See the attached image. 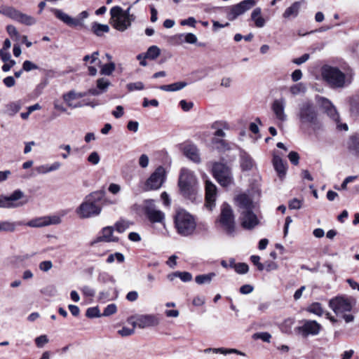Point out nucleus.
<instances>
[{
	"mask_svg": "<svg viewBox=\"0 0 359 359\" xmlns=\"http://www.w3.org/2000/svg\"><path fill=\"white\" fill-rule=\"evenodd\" d=\"M51 12L55 16L69 27H78L83 25V20L88 17V13L82 11L77 18H74L68 14L57 8H51Z\"/></svg>",
	"mask_w": 359,
	"mask_h": 359,
	"instance_id": "f8f14e48",
	"label": "nucleus"
},
{
	"mask_svg": "<svg viewBox=\"0 0 359 359\" xmlns=\"http://www.w3.org/2000/svg\"><path fill=\"white\" fill-rule=\"evenodd\" d=\"M92 31L95 34L100 36L103 33H107L109 31V27L107 25L100 24L95 22L92 24Z\"/></svg>",
	"mask_w": 359,
	"mask_h": 359,
	"instance_id": "e433bc0d",
	"label": "nucleus"
},
{
	"mask_svg": "<svg viewBox=\"0 0 359 359\" xmlns=\"http://www.w3.org/2000/svg\"><path fill=\"white\" fill-rule=\"evenodd\" d=\"M177 274H178V278H180L183 282H189V281H191L192 279V275L189 272L178 271Z\"/></svg>",
	"mask_w": 359,
	"mask_h": 359,
	"instance_id": "0e129e2a",
	"label": "nucleus"
},
{
	"mask_svg": "<svg viewBox=\"0 0 359 359\" xmlns=\"http://www.w3.org/2000/svg\"><path fill=\"white\" fill-rule=\"evenodd\" d=\"M197 179L194 172L183 168L180 170L178 187L181 194L187 198H191L196 191Z\"/></svg>",
	"mask_w": 359,
	"mask_h": 359,
	"instance_id": "39448f33",
	"label": "nucleus"
},
{
	"mask_svg": "<svg viewBox=\"0 0 359 359\" xmlns=\"http://www.w3.org/2000/svg\"><path fill=\"white\" fill-rule=\"evenodd\" d=\"M104 191L93 192L85 198V201L76 210L81 219L95 217L101 212V208L95 204V201H100L104 196Z\"/></svg>",
	"mask_w": 359,
	"mask_h": 359,
	"instance_id": "7ed1b4c3",
	"label": "nucleus"
},
{
	"mask_svg": "<svg viewBox=\"0 0 359 359\" xmlns=\"http://www.w3.org/2000/svg\"><path fill=\"white\" fill-rule=\"evenodd\" d=\"M321 76L330 88L344 89L352 83L354 72L350 67L340 69L336 66L325 65L321 67Z\"/></svg>",
	"mask_w": 359,
	"mask_h": 359,
	"instance_id": "f257e3e1",
	"label": "nucleus"
},
{
	"mask_svg": "<svg viewBox=\"0 0 359 359\" xmlns=\"http://www.w3.org/2000/svg\"><path fill=\"white\" fill-rule=\"evenodd\" d=\"M111 23L112 26L120 32H123L130 27L134 18H128L123 13V10L120 6H114L110 10Z\"/></svg>",
	"mask_w": 359,
	"mask_h": 359,
	"instance_id": "0eeeda50",
	"label": "nucleus"
},
{
	"mask_svg": "<svg viewBox=\"0 0 359 359\" xmlns=\"http://www.w3.org/2000/svg\"><path fill=\"white\" fill-rule=\"evenodd\" d=\"M53 267L51 261H43L39 264V269L43 271H48Z\"/></svg>",
	"mask_w": 359,
	"mask_h": 359,
	"instance_id": "69168bd1",
	"label": "nucleus"
},
{
	"mask_svg": "<svg viewBox=\"0 0 359 359\" xmlns=\"http://www.w3.org/2000/svg\"><path fill=\"white\" fill-rule=\"evenodd\" d=\"M302 207V201L297 198H294L289 203V208L291 210H299Z\"/></svg>",
	"mask_w": 359,
	"mask_h": 359,
	"instance_id": "e2e57ef3",
	"label": "nucleus"
},
{
	"mask_svg": "<svg viewBox=\"0 0 359 359\" xmlns=\"http://www.w3.org/2000/svg\"><path fill=\"white\" fill-rule=\"evenodd\" d=\"M205 353L212 352L214 353H221L224 355L236 353L239 355L245 356V353L236 348H208L204 350Z\"/></svg>",
	"mask_w": 359,
	"mask_h": 359,
	"instance_id": "cd10ccee",
	"label": "nucleus"
},
{
	"mask_svg": "<svg viewBox=\"0 0 359 359\" xmlns=\"http://www.w3.org/2000/svg\"><path fill=\"white\" fill-rule=\"evenodd\" d=\"M297 116L302 128H309L314 132L323 128V123L319 118L318 111L311 102L305 101L299 104Z\"/></svg>",
	"mask_w": 359,
	"mask_h": 359,
	"instance_id": "f03ea898",
	"label": "nucleus"
},
{
	"mask_svg": "<svg viewBox=\"0 0 359 359\" xmlns=\"http://www.w3.org/2000/svg\"><path fill=\"white\" fill-rule=\"evenodd\" d=\"M86 95H87L86 93H76L74 90H71V91L68 92L67 93L64 94L62 97H63L64 101L67 104L68 107L74 109V108L81 107L83 106V104H81L79 102L74 104L73 102V100H74L76 99L83 97Z\"/></svg>",
	"mask_w": 359,
	"mask_h": 359,
	"instance_id": "5701e85b",
	"label": "nucleus"
},
{
	"mask_svg": "<svg viewBox=\"0 0 359 359\" xmlns=\"http://www.w3.org/2000/svg\"><path fill=\"white\" fill-rule=\"evenodd\" d=\"M61 218L57 215L37 217L29 221L26 225L30 227L39 228L52 224H58Z\"/></svg>",
	"mask_w": 359,
	"mask_h": 359,
	"instance_id": "f3484780",
	"label": "nucleus"
},
{
	"mask_svg": "<svg viewBox=\"0 0 359 359\" xmlns=\"http://www.w3.org/2000/svg\"><path fill=\"white\" fill-rule=\"evenodd\" d=\"M241 225L246 230H252L257 226L259 222L257 215L251 210H245L241 212Z\"/></svg>",
	"mask_w": 359,
	"mask_h": 359,
	"instance_id": "a211bd4d",
	"label": "nucleus"
},
{
	"mask_svg": "<svg viewBox=\"0 0 359 359\" xmlns=\"http://www.w3.org/2000/svg\"><path fill=\"white\" fill-rule=\"evenodd\" d=\"M217 194V187L210 181L205 182V201L206 206L212 210L215 206V201Z\"/></svg>",
	"mask_w": 359,
	"mask_h": 359,
	"instance_id": "412c9836",
	"label": "nucleus"
},
{
	"mask_svg": "<svg viewBox=\"0 0 359 359\" xmlns=\"http://www.w3.org/2000/svg\"><path fill=\"white\" fill-rule=\"evenodd\" d=\"M273 165L275 170L277 172L279 178L282 180L287 172V167L282 158L278 156H273Z\"/></svg>",
	"mask_w": 359,
	"mask_h": 359,
	"instance_id": "a878e982",
	"label": "nucleus"
},
{
	"mask_svg": "<svg viewBox=\"0 0 359 359\" xmlns=\"http://www.w3.org/2000/svg\"><path fill=\"white\" fill-rule=\"evenodd\" d=\"M254 337L256 339H260L265 342H270L271 335L269 332H264L255 334Z\"/></svg>",
	"mask_w": 359,
	"mask_h": 359,
	"instance_id": "13d9d810",
	"label": "nucleus"
},
{
	"mask_svg": "<svg viewBox=\"0 0 359 359\" xmlns=\"http://www.w3.org/2000/svg\"><path fill=\"white\" fill-rule=\"evenodd\" d=\"M115 69V65L114 62H110L108 64L104 65L100 70V74L103 75L109 76L111 75Z\"/></svg>",
	"mask_w": 359,
	"mask_h": 359,
	"instance_id": "37998d69",
	"label": "nucleus"
},
{
	"mask_svg": "<svg viewBox=\"0 0 359 359\" xmlns=\"http://www.w3.org/2000/svg\"><path fill=\"white\" fill-rule=\"evenodd\" d=\"M16 228V223L10 221H0V231L13 232Z\"/></svg>",
	"mask_w": 359,
	"mask_h": 359,
	"instance_id": "58836bf2",
	"label": "nucleus"
},
{
	"mask_svg": "<svg viewBox=\"0 0 359 359\" xmlns=\"http://www.w3.org/2000/svg\"><path fill=\"white\" fill-rule=\"evenodd\" d=\"M25 194L20 189L15 190L10 196L0 195L1 208H16L27 203Z\"/></svg>",
	"mask_w": 359,
	"mask_h": 359,
	"instance_id": "6e6552de",
	"label": "nucleus"
},
{
	"mask_svg": "<svg viewBox=\"0 0 359 359\" xmlns=\"http://www.w3.org/2000/svg\"><path fill=\"white\" fill-rule=\"evenodd\" d=\"M86 316L88 318H97L101 316L97 306L88 308L86 311Z\"/></svg>",
	"mask_w": 359,
	"mask_h": 359,
	"instance_id": "5fc2aeb1",
	"label": "nucleus"
},
{
	"mask_svg": "<svg viewBox=\"0 0 359 359\" xmlns=\"http://www.w3.org/2000/svg\"><path fill=\"white\" fill-rule=\"evenodd\" d=\"M114 229L111 226H107L102 229V236L98 238L100 241L115 242L118 238L113 236Z\"/></svg>",
	"mask_w": 359,
	"mask_h": 359,
	"instance_id": "7c9ffc66",
	"label": "nucleus"
},
{
	"mask_svg": "<svg viewBox=\"0 0 359 359\" xmlns=\"http://www.w3.org/2000/svg\"><path fill=\"white\" fill-rule=\"evenodd\" d=\"M144 212L151 223H161L165 226V214L156 209L154 200L147 199L144 201Z\"/></svg>",
	"mask_w": 359,
	"mask_h": 359,
	"instance_id": "2eb2a0df",
	"label": "nucleus"
},
{
	"mask_svg": "<svg viewBox=\"0 0 359 359\" xmlns=\"http://www.w3.org/2000/svg\"><path fill=\"white\" fill-rule=\"evenodd\" d=\"M212 128L215 130L214 135L215 137H223L225 136L224 129L228 130L229 128V124L224 121H216L212 125Z\"/></svg>",
	"mask_w": 359,
	"mask_h": 359,
	"instance_id": "2f4dec72",
	"label": "nucleus"
},
{
	"mask_svg": "<svg viewBox=\"0 0 359 359\" xmlns=\"http://www.w3.org/2000/svg\"><path fill=\"white\" fill-rule=\"evenodd\" d=\"M98 55H99V52L98 51H95V52L93 53V54L90 55H87L84 56L83 61L87 62L89 60H90V64H93L97 60H98Z\"/></svg>",
	"mask_w": 359,
	"mask_h": 359,
	"instance_id": "052dcab7",
	"label": "nucleus"
},
{
	"mask_svg": "<svg viewBox=\"0 0 359 359\" xmlns=\"http://www.w3.org/2000/svg\"><path fill=\"white\" fill-rule=\"evenodd\" d=\"M215 276L216 273L214 272L201 274L196 276L195 281L198 285L209 284Z\"/></svg>",
	"mask_w": 359,
	"mask_h": 359,
	"instance_id": "c9c22d12",
	"label": "nucleus"
},
{
	"mask_svg": "<svg viewBox=\"0 0 359 359\" xmlns=\"http://www.w3.org/2000/svg\"><path fill=\"white\" fill-rule=\"evenodd\" d=\"M307 311L309 313H313L316 316H320L323 313V309L322 308V306L318 302H315L311 304L308 308Z\"/></svg>",
	"mask_w": 359,
	"mask_h": 359,
	"instance_id": "a19ab883",
	"label": "nucleus"
},
{
	"mask_svg": "<svg viewBox=\"0 0 359 359\" xmlns=\"http://www.w3.org/2000/svg\"><path fill=\"white\" fill-rule=\"evenodd\" d=\"M96 85L97 88L103 93L107 90V88L111 85V82L105 78H100L97 80Z\"/></svg>",
	"mask_w": 359,
	"mask_h": 359,
	"instance_id": "79ce46f5",
	"label": "nucleus"
},
{
	"mask_svg": "<svg viewBox=\"0 0 359 359\" xmlns=\"http://www.w3.org/2000/svg\"><path fill=\"white\" fill-rule=\"evenodd\" d=\"M187 86V83L184 81L176 82L168 85H163L159 88L164 91L174 92L182 90Z\"/></svg>",
	"mask_w": 359,
	"mask_h": 359,
	"instance_id": "72a5a7b5",
	"label": "nucleus"
},
{
	"mask_svg": "<svg viewBox=\"0 0 359 359\" xmlns=\"http://www.w3.org/2000/svg\"><path fill=\"white\" fill-rule=\"evenodd\" d=\"M256 2L255 0H244L239 4L229 6L225 8V13L228 20L233 21L247 11L252 8Z\"/></svg>",
	"mask_w": 359,
	"mask_h": 359,
	"instance_id": "4468645a",
	"label": "nucleus"
},
{
	"mask_svg": "<svg viewBox=\"0 0 359 359\" xmlns=\"http://www.w3.org/2000/svg\"><path fill=\"white\" fill-rule=\"evenodd\" d=\"M320 104L325 110L327 115L336 123L339 121V115L332 103L327 98L321 97Z\"/></svg>",
	"mask_w": 359,
	"mask_h": 359,
	"instance_id": "b1692460",
	"label": "nucleus"
},
{
	"mask_svg": "<svg viewBox=\"0 0 359 359\" xmlns=\"http://www.w3.org/2000/svg\"><path fill=\"white\" fill-rule=\"evenodd\" d=\"M301 7V3L299 1L294 2L290 7L286 8L283 14L284 18H296Z\"/></svg>",
	"mask_w": 359,
	"mask_h": 359,
	"instance_id": "c85d7f7f",
	"label": "nucleus"
},
{
	"mask_svg": "<svg viewBox=\"0 0 359 359\" xmlns=\"http://www.w3.org/2000/svg\"><path fill=\"white\" fill-rule=\"evenodd\" d=\"M321 329V325L316 320H305L304 324L297 327L299 333L304 337L308 335H317Z\"/></svg>",
	"mask_w": 359,
	"mask_h": 359,
	"instance_id": "6ab92c4d",
	"label": "nucleus"
},
{
	"mask_svg": "<svg viewBox=\"0 0 359 359\" xmlns=\"http://www.w3.org/2000/svg\"><path fill=\"white\" fill-rule=\"evenodd\" d=\"M179 39H182L183 37L184 38V41L188 43H195L197 41V37L195 34L192 33H188L187 34H179L176 36Z\"/></svg>",
	"mask_w": 359,
	"mask_h": 359,
	"instance_id": "c03bdc74",
	"label": "nucleus"
},
{
	"mask_svg": "<svg viewBox=\"0 0 359 359\" xmlns=\"http://www.w3.org/2000/svg\"><path fill=\"white\" fill-rule=\"evenodd\" d=\"M355 304V299L353 297L338 296L332 298L329 302V306L336 314L349 312Z\"/></svg>",
	"mask_w": 359,
	"mask_h": 359,
	"instance_id": "9b49d317",
	"label": "nucleus"
},
{
	"mask_svg": "<svg viewBox=\"0 0 359 359\" xmlns=\"http://www.w3.org/2000/svg\"><path fill=\"white\" fill-rule=\"evenodd\" d=\"M285 105L286 101L283 97L275 100L271 105L272 111L276 118L282 122L287 120V115L285 112Z\"/></svg>",
	"mask_w": 359,
	"mask_h": 359,
	"instance_id": "aec40b11",
	"label": "nucleus"
},
{
	"mask_svg": "<svg viewBox=\"0 0 359 359\" xmlns=\"http://www.w3.org/2000/svg\"><path fill=\"white\" fill-rule=\"evenodd\" d=\"M222 229L229 236H233L236 231L235 218L232 208L227 203H223L217 219Z\"/></svg>",
	"mask_w": 359,
	"mask_h": 359,
	"instance_id": "423d86ee",
	"label": "nucleus"
},
{
	"mask_svg": "<svg viewBox=\"0 0 359 359\" xmlns=\"http://www.w3.org/2000/svg\"><path fill=\"white\" fill-rule=\"evenodd\" d=\"M6 31L8 33V34L11 36V37H12V38L14 37L15 39L17 41L19 40L20 35L18 31L17 30V29L15 28V27H14L13 25H9L6 27Z\"/></svg>",
	"mask_w": 359,
	"mask_h": 359,
	"instance_id": "3c124183",
	"label": "nucleus"
},
{
	"mask_svg": "<svg viewBox=\"0 0 359 359\" xmlns=\"http://www.w3.org/2000/svg\"><path fill=\"white\" fill-rule=\"evenodd\" d=\"M38 68L36 65L29 60H25L22 64V70L25 72H30L34 69H37Z\"/></svg>",
	"mask_w": 359,
	"mask_h": 359,
	"instance_id": "4d7b16f0",
	"label": "nucleus"
},
{
	"mask_svg": "<svg viewBox=\"0 0 359 359\" xmlns=\"http://www.w3.org/2000/svg\"><path fill=\"white\" fill-rule=\"evenodd\" d=\"M129 227V222L125 220H121L115 224V229L118 233L124 232Z\"/></svg>",
	"mask_w": 359,
	"mask_h": 359,
	"instance_id": "a18cd8bd",
	"label": "nucleus"
},
{
	"mask_svg": "<svg viewBox=\"0 0 359 359\" xmlns=\"http://www.w3.org/2000/svg\"><path fill=\"white\" fill-rule=\"evenodd\" d=\"M306 90V86L302 83H298L292 85L290 88V92L293 95H297L300 93H304Z\"/></svg>",
	"mask_w": 359,
	"mask_h": 359,
	"instance_id": "ea45409f",
	"label": "nucleus"
},
{
	"mask_svg": "<svg viewBox=\"0 0 359 359\" xmlns=\"http://www.w3.org/2000/svg\"><path fill=\"white\" fill-rule=\"evenodd\" d=\"M22 105L20 100L11 102L6 106L5 113L9 116H13L19 111Z\"/></svg>",
	"mask_w": 359,
	"mask_h": 359,
	"instance_id": "f704fd0d",
	"label": "nucleus"
},
{
	"mask_svg": "<svg viewBox=\"0 0 359 359\" xmlns=\"http://www.w3.org/2000/svg\"><path fill=\"white\" fill-rule=\"evenodd\" d=\"M87 161L92 165H97L100 161V155L97 151H93L88 156Z\"/></svg>",
	"mask_w": 359,
	"mask_h": 359,
	"instance_id": "09e8293b",
	"label": "nucleus"
},
{
	"mask_svg": "<svg viewBox=\"0 0 359 359\" xmlns=\"http://www.w3.org/2000/svg\"><path fill=\"white\" fill-rule=\"evenodd\" d=\"M214 177L222 187H228L233 183V177L228 166L222 163H214L212 168Z\"/></svg>",
	"mask_w": 359,
	"mask_h": 359,
	"instance_id": "9d476101",
	"label": "nucleus"
},
{
	"mask_svg": "<svg viewBox=\"0 0 359 359\" xmlns=\"http://www.w3.org/2000/svg\"><path fill=\"white\" fill-rule=\"evenodd\" d=\"M241 166L243 170H250L254 166L252 158L245 152L241 154Z\"/></svg>",
	"mask_w": 359,
	"mask_h": 359,
	"instance_id": "c756f323",
	"label": "nucleus"
},
{
	"mask_svg": "<svg viewBox=\"0 0 359 359\" xmlns=\"http://www.w3.org/2000/svg\"><path fill=\"white\" fill-rule=\"evenodd\" d=\"M294 324V320L292 319H287L285 320L282 326H281V330L283 332L286 334L291 333V328L292 325Z\"/></svg>",
	"mask_w": 359,
	"mask_h": 359,
	"instance_id": "de8ad7c7",
	"label": "nucleus"
},
{
	"mask_svg": "<svg viewBox=\"0 0 359 359\" xmlns=\"http://www.w3.org/2000/svg\"><path fill=\"white\" fill-rule=\"evenodd\" d=\"M237 205L239 208V212H245V210H251L254 208V204L251 198L245 194L238 195L236 198Z\"/></svg>",
	"mask_w": 359,
	"mask_h": 359,
	"instance_id": "393cba45",
	"label": "nucleus"
},
{
	"mask_svg": "<svg viewBox=\"0 0 359 359\" xmlns=\"http://www.w3.org/2000/svg\"><path fill=\"white\" fill-rule=\"evenodd\" d=\"M48 339L46 335L43 334L35 339V343L37 347L42 348L45 344L48 343Z\"/></svg>",
	"mask_w": 359,
	"mask_h": 359,
	"instance_id": "6e6d98bb",
	"label": "nucleus"
},
{
	"mask_svg": "<svg viewBox=\"0 0 359 359\" xmlns=\"http://www.w3.org/2000/svg\"><path fill=\"white\" fill-rule=\"evenodd\" d=\"M134 318L135 320L131 323L133 327L137 326L141 329H144L149 327L157 326L160 323L158 316L153 314L140 315Z\"/></svg>",
	"mask_w": 359,
	"mask_h": 359,
	"instance_id": "dca6fc26",
	"label": "nucleus"
},
{
	"mask_svg": "<svg viewBox=\"0 0 359 359\" xmlns=\"http://www.w3.org/2000/svg\"><path fill=\"white\" fill-rule=\"evenodd\" d=\"M126 87L129 91H134V90H143L144 88V86L142 82L137 81V82H135V83H129L127 84Z\"/></svg>",
	"mask_w": 359,
	"mask_h": 359,
	"instance_id": "49530a36",
	"label": "nucleus"
},
{
	"mask_svg": "<svg viewBox=\"0 0 359 359\" xmlns=\"http://www.w3.org/2000/svg\"><path fill=\"white\" fill-rule=\"evenodd\" d=\"M234 270L237 273L245 274L248 273L249 267L245 263H237Z\"/></svg>",
	"mask_w": 359,
	"mask_h": 359,
	"instance_id": "603ef678",
	"label": "nucleus"
},
{
	"mask_svg": "<svg viewBox=\"0 0 359 359\" xmlns=\"http://www.w3.org/2000/svg\"><path fill=\"white\" fill-rule=\"evenodd\" d=\"M262 9L256 8L251 13V19L255 22L257 27L261 28L265 25V20L262 17Z\"/></svg>",
	"mask_w": 359,
	"mask_h": 359,
	"instance_id": "473e14b6",
	"label": "nucleus"
},
{
	"mask_svg": "<svg viewBox=\"0 0 359 359\" xmlns=\"http://www.w3.org/2000/svg\"><path fill=\"white\" fill-rule=\"evenodd\" d=\"M288 158L290 162L294 165H297L299 163V156L295 151H291L288 154Z\"/></svg>",
	"mask_w": 359,
	"mask_h": 359,
	"instance_id": "338daca9",
	"label": "nucleus"
},
{
	"mask_svg": "<svg viewBox=\"0 0 359 359\" xmlns=\"http://www.w3.org/2000/svg\"><path fill=\"white\" fill-rule=\"evenodd\" d=\"M180 105L184 111H189L193 107L194 103L182 100L180 102Z\"/></svg>",
	"mask_w": 359,
	"mask_h": 359,
	"instance_id": "774afa93",
	"label": "nucleus"
},
{
	"mask_svg": "<svg viewBox=\"0 0 359 359\" xmlns=\"http://www.w3.org/2000/svg\"><path fill=\"white\" fill-rule=\"evenodd\" d=\"M117 311V308L115 304H111L107 305V306L104 309L103 313L102 316H109L112 314H114Z\"/></svg>",
	"mask_w": 359,
	"mask_h": 359,
	"instance_id": "864d4df0",
	"label": "nucleus"
},
{
	"mask_svg": "<svg viewBox=\"0 0 359 359\" xmlns=\"http://www.w3.org/2000/svg\"><path fill=\"white\" fill-rule=\"evenodd\" d=\"M174 224L177 233L184 237L192 236L196 229L195 218L184 210L177 212L174 217Z\"/></svg>",
	"mask_w": 359,
	"mask_h": 359,
	"instance_id": "20e7f679",
	"label": "nucleus"
},
{
	"mask_svg": "<svg viewBox=\"0 0 359 359\" xmlns=\"http://www.w3.org/2000/svg\"><path fill=\"white\" fill-rule=\"evenodd\" d=\"M0 13L27 26L33 25L36 22V20L34 17L23 13L12 6H1Z\"/></svg>",
	"mask_w": 359,
	"mask_h": 359,
	"instance_id": "1a4fd4ad",
	"label": "nucleus"
},
{
	"mask_svg": "<svg viewBox=\"0 0 359 359\" xmlns=\"http://www.w3.org/2000/svg\"><path fill=\"white\" fill-rule=\"evenodd\" d=\"M217 144V148L224 151L230 149V144L224 140H215Z\"/></svg>",
	"mask_w": 359,
	"mask_h": 359,
	"instance_id": "680f3d73",
	"label": "nucleus"
},
{
	"mask_svg": "<svg viewBox=\"0 0 359 359\" xmlns=\"http://www.w3.org/2000/svg\"><path fill=\"white\" fill-rule=\"evenodd\" d=\"M251 262L257 267L259 271H263L264 269V265L261 263L260 257L257 255H252L250 257Z\"/></svg>",
	"mask_w": 359,
	"mask_h": 359,
	"instance_id": "bf43d9fd",
	"label": "nucleus"
},
{
	"mask_svg": "<svg viewBox=\"0 0 359 359\" xmlns=\"http://www.w3.org/2000/svg\"><path fill=\"white\" fill-rule=\"evenodd\" d=\"M161 53L160 48L156 46H150L147 53L144 55V58H148L150 60H154L159 56Z\"/></svg>",
	"mask_w": 359,
	"mask_h": 359,
	"instance_id": "4c0bfd02",
	"label": "nucleus"
},
{
	"mask_svg": "<svg viewBox=\"0 0 359 359\" xmlns=\"http://www.w3.org/2000/svg\"><path fill=\"white\" fill-rule=\"evenodd\" d=\"M184 155L195 163H200L201 161L199 150L194 144H186L183 147Z\"/></svg>",
	"mask_w": 359,
	"mask_h": 359,
	"instance_id": "4be33fe9",
	"label": "nucleus"
},
{
	"mask_svg": "<svg viewBox=\"0 0 359 359\" xmlns=\"http://www.w3.org/2000/svg\"><path fill=\"white\" fill-rule=\"evenodd\" d=\"M82 294L88 297H93L95 294V290L88 285H83L80 287Z\"/></svg>",
	"mask_w": 359,
	"mask_h": 359,
	"instance_id": "8fccbe9b",
	"label": "nucleus"
},
{
	"mask_svg": "<svg viewBox=\"0 0 359 359\" xmlns=\"http://www.w3.org/2000/svg\"><path fill=\"white\" fill-rule=\"evenodd\" d=\"M165 180V170L163 167L158 166L149 176L144 184V190H156L161 187Z\"/></svg>",
	"mask_w": 359,
	"mask_h": 359,
	"instance_id": "ddd939ff",
	"label": "nucleus"
},
{
	"mask_svg": "<svg viewBox=\"0 0 359 359\" xmlns=\"http://www.w3.org/2000/svg\"><path fill=\"white\" fill-rule=\"evenodd\" d=\"M347 147L352 155L359 156V135L351 136L347 142Z\"/></svg>",
	"mask_w": 359,
	"mask_h": 359,
	"instance_id": "bb28decb",
	"label": "nucleus"
}]
</instances>
